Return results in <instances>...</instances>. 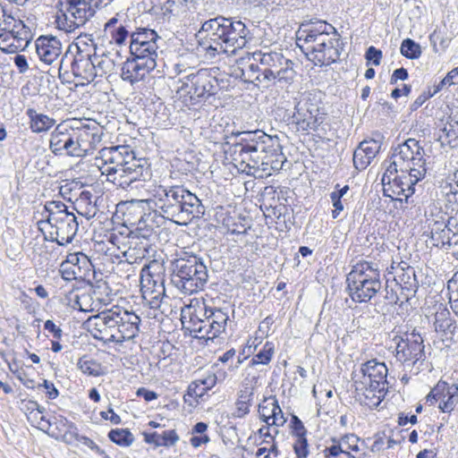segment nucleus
Segmentation results:
<instances>
[{
    "label": "nucleus",
    "instance_id": "35",
    "mask_svg": "<svg viewBox=\"0 0 458 458\" xmlns=\"http://www.w3.org/2000/svg\"><path fill=\"white\" fill-rule=\"evenodd\" d=\"M434 327L437 332L443 334L453 332L455 328L454 321L451 318V313L443 303L435 306Z\"/></svg>",
    "mask_w": 458,
    "mask_h": 458
},
{
    "label": "nucleus",
    "instance_id": "63",
    "mask_svg": "<svg viewBox=\"0 0 458 458\" xmlns=\"http://www.w3.org/2000/svg\"><path fill=\"white\" fill-rule=\"evenodd\" d=\"M285 422H286V419L284 418L281 408H279L275 412V414L272 415L271 420L268 421V423H267V425L268 427H270V426L281 427V426H284Z\"/></svg>",
    "mask_w": 458,
    "mask_h": 458
},
{
    "label": "nucleus",
    "instance_id": "9",
    "mask_svg": "<svg viewBox=\"0 0 458 458\" xmlns=\"http://www.w3.org/2000/svg\"><path fill=\"white\" fill-rule=\"evenodd\" d=\"M113 0H65L61 14L56 16L59 30L67 33L84 26L96 13V8L106 6Z\"/></svg>",
    "mask_w": 458,
    "mask_h": 458
},
{
    "label": "nucleus",
    "instance_id": "14",
    "mask_svg": "<svg viewBox=\"0 0 458 458\" xmlns=\"http://www.w3.org/2000/svg\"><path fill=\"white\" fill-rule=\"evenodd\" d=\"M394 340L396 342L394 356L400 363L410 367L425 360L424 340L415 330L403 336H395Z\"/></svg>",
    "mask_w": 458,
    "mask_h": 458
},
{
    "label": "nucleus",
    "instance_id": "41",
    "mask_svg": "<svg viewBox=\"0 0 458 458\" xmlns=\"http://www.w3.org/2000/svg\"><path fill=\"white\" fill-rule=\"evenodd\" d=\"M439 140L442 145H448L451 148L458 146V122L446 123L441 130Z\"/></svg>",
    "mask_w": 458,
    "mask_h": 458
},
{
    "label": "nucleus",
    "instance_id": "10",
    "mask_svg": "<svg viewBox=\"0 0 458 458\" xmlns=\"http://www.w3.org/2000/svg\"><path fill=\"white\" fill-rule=\"evenodd\" d=\"M295 100V111L292 116L293 123L296 125L298 131H317L323 123L326 114L321 110V101L318 93L305 91Z\"/></svg>",
    "mask_w": 458,
    "mask_h": 458
},
{
    "label": "nucleus",
    "instance_id": "33",
    "mask_svg": "<svg viewBox=\"0 0 458 458\" xmlns=\"http://www.w3.org/2000/svg\"><path fill=\"white\" fill-rule=\"evenodd\" d=\"M157 48V42H148V44L144 45L130 46V52L133 59L143 63L148 60V63H150V68L155 69L158 55Z\"/></svg>",
    "mask_w": 458,
    "mask_h": 458
},
{
    "label": "nucleus",
    "instance_id": "29",
    "mask_svg": "<svg viewBox=\"0 0 458 458\" xmlns=\"http://www.w3.org/2000/svg\"><path fill=\"white\" fill-rule=\"evenodd\" d=\"M110 325L109 309L89 318L86 321L88 330L92 334L94 338L98 340L110 341Z\"/></svg>",
    "mask_w": 458,
    "mask_h": 458
},
{
    "label": "nucleus",
    "instance_id": "55",
    "mask_svg": "<svg viewBox=\"0 0 458 458\" xmlns=\"http://www.w3.org/2000/svg\"><path fill=\"white\" fill-rule=\"evenodd\" d=\"M112 290L106 282H98L94 289V294L100 302L107 303L111 301L109 295Z\"/></svg>",
    "mask_w": 458,
    "mask_h": 458
},
{
    "label": "nucleus",
    "instance_id": "21",
    "mask_svg": "<svg viewBox=\"0 0 458 458\" xmlns=\"http://www.w3.org/2000/svg\"><path fill=\"white\" fill-rule=\"evenodd\" d=\"M75 131L78 157L92 153L101 143L104 136L103 128L95 123L75 127Z\"/></svg>",
    "mask_w": 458,
    "mask_h": 458
},
{
    "label": "nucleus",
    "instance_id": "27",
    "mask_svg": "<svg viewBox=\"0 0 458 458\" xmlns=\"http://www.w3.org/2000/svg\"><path fill=\"white\" fill-rule=\"evenodd\" d=\"M153 70L150 68V63H148V60L143 63L131 58L123 64L120 76L123 81L133 85L142 81Z\"/></svg>",
    "mask_w": 458,
    "mask_h": 458
},
{
    "label": "nucleus",
    "instance_id": "18",
    "mask_svg": "<svg viewBox=\"0 0 458 458\" xmlns=\"http://www.w3.org/2000/svg\"><path fill=\"white\" fill-rule=\"evenodd\" d=\"M75 127L58 124L50 135L49 148L55 156L78 157Z\"/></svg>",
    "mask_w": 458,
    "mask_h": 458
},
{
    "label": "nucleus",
    "instance_id": "17",
    "mask_svg": "<svg viewBox=\"0 0 458 458\" xmlns=\"http://www.w3.org/2000/svg\"><path fill=\"white\" fill-rule=\"evenodd\" d=\"M95 57L94 40L91 35L79 36L76 41L69 45L67 50L60 59L57 68L58 77L61 79L64 74L69 73L70 62H81Z\"/></svg>",
    "mask_w": 458,
    "mask_h": 458
},
{
    "label": "nucleus",
    "instance_id": "61",
    "mask_svg": "<svg viewBox=\"0 0 458 458\" xmlns=\"http://www.w3.org/2000/svg\"><path fill=\"white\" fill-rule=\"evenodd\" d=\"M199 383L202 386V390L204 394H206L208 390L213 388L216 384V377L212 373L208 374L203 378L198 379Z\"/></svg>",
    "mask_w": 458,
    "mask_h": 458
},
{
    "label": "nucleus",
    "instance_id": "12",
    "mask_svg": "<svg viewBox=\"0 0 458 458\" xmlns=\"http://www.w3.org/2000/svg\"><path fill=\"white\" fill-rule=\"evenodd\" d=\"M110 341L122 343L135 338L140 331V317L131 310L119 305L109 309Z\"/></svg>",
    "mask_w": 458,
    "mask_h": 458
},
{
    "label": "nucleus",
    "instance_id": "50",
    "mask_svg": "<svg viewBox=\"0 0 458 458\" xmlns=\"http://www.w3.org/2000/svg\"><path fill=\"white\" fill-rule=\"evenodd\" d=\"M406 267H402L403 273L398 276L400 284L405 289H411L417 286L415 278V270L412 267L404 264Z\"/></svg>",
    "mask_w": 458,
    "mask_h": 458
},
{
    "label": "nucleus",
    "instance_id": "54",
    "mask_svg": "<svg viewBox=\"0 0 458 458\" xmlns=\"http://www.w3.org/2000/svg\"><path fill=\"white\" fill-rule=\"evenodd\" d=\"M148 244L146 243L142 247H140L138 250L136 249L129 248V250L123 252V257L126 258V260L129 263L138 262V260H141L145 258L146 253L148 252Z\"/></svg>",
    "mask_w": 458,
    "mask_h": 458
},
{
    "label": "nucleus",
    "instance_id": "51",
    "mask_svg": "<svg viewBox=\"0 0 458 458\" xmlns=\"http://www.w3.org/2000/svg\"><path fill=\"white\" fill-rule=\"evenodd\" d=\"M107 33L110 34L112 42L121 46L124 44L128 36H131V32L129 30L127 25L120 23L117 28L109 30Z\"/></svg>",
    "mask_w": 458,
    "mask_h": 458
},
{
    "label": "nucleus",
    "instance_id": "1",
    "mask_svg": "<svg viewBox=\"0 0 458 458\" xmlns=\"http://www.w3.org/2000/svg\"><path fill=\"white\" fill-rule=\"evenodd\" d=\"M96 160L107 181L122 189H128L136 182L147 181L151 175L148 160L138 158L128 145L103 148Z\"/></svg>",
    "mask_w": 458,
    "mask_h": 458
},
{
    "label": "nucleus",
    "instance_id": "7",
    "mask_svg": "<svg viewBox=\"0 0 458 458\" xmlns=\"http://www.w3.org/2000/svg\"><path fill=\"white\" fill-rule=\"evenodd\" d=\"M346 283L349 296L359 303L369 301L382 287L377 266L368 261L352 266L346 276Z\"/></svg>",
    "mask_w": 458,
    "mask_h": 458
},
{
    "label": "nucleus",
    "instance_id": "24",
    "mask_svg": "<svg viewBox=\"0 0 458 458\" xmlns=\"http://www.w3.org/2000/svg\"><path fill=\"white\" fill-rule=\"evenodd\" d=\"M270 141L269 147L266 148V152L262 156V165L260 166L259 174H263L264 176L271 174V172L279 171L283 168L286 157H284L282 147L278 141L277 137L268 136Z\"/></svg>",
    "mask_w": 458,
    "mask_h": 458
},
{
    "label": "nucleus",
    "instance_id": "46",
    "mask_svg": "<svg viewBox=\"0 0 458 458\" xmlns=\"http://www.w3.org/2000/svg\"><path fill=\"white\" fill-rule=\"evenodd\" d=\"M401 54L409 59H417L421 55V47L414 40L406 38L402 42Z\"/></svg>",
    "mask_w": 458,
    "mask_h": 458
},
{
    "label": "nucleus",
    "instance_id": "8",
    "mask_svg": "<svg viewBox=\"0 0 458 458\" xmlns=\"http://www.w3.org/2000/svg\"><path fill=\"white\" fill-rule=\"evenodd\" d=\"M254 60L259 62L263 77L259 80L263 88L276 84H291L295 77L293 63L276 51H256Z\"/></svg>",
    "mask_w": 458,
    "mask_h": 458
},
{
    "label": "nucleus",
    "instance_id": "19",
    "mask_svg": "<svg viewBox=\"0 0 458 458\" xmlns=\"http://www.w3.org/2000/svg\"><path fill=\"white\" fill-rule=\"evenodd\" d=\"M142 270L140 276V292L143 300L151 309H157L160 306L161 299L165 295V280L160 273L154 274L149 271Z\"/></svg>",
    "mask_w": 458,
    "mask_h": 458
},
{
    "label": "nucleus",
    "instance_id": "40",
    "mask_svg": "<svg viewBox=\"0 0 458 458\" xmlns=\"http://www.w3.org/2000/svg\"><path fill=\"white\" fill-rule=\"evenodd\" d=\"M77 368L87 376L100 377L105 374L101 363L86 355L79 359Z\"/></svg>",
    "mask_w": 458,
    "mask_h": 458
},
{
    "label": "nucleus",
    "instance_id": "62",
    "mask_svg": "<svg viewBox=\"0 0 458 458\" xmlns=\"http://www.w3.org/2000/svg\"><path fill=\"white\" fill-rule=\"evenodd\" d=\"M292 428L296 437L306 436L307 430L301 420L295 415L292 417Z\"/></svg>",
    "mask_w": 458,
    "mask_h": 458
},
{
    "label": "nucleus",
    "instance_id": "38",
    "mask_svg": "<svg viewBox=\"0 0 458 458\" xmlns=\"http://www.w3.org/2000/svg\"><path fill=\"white\" fill-rule=\"evenodd\" d=\"M451 229L445 221H434L431 225V242L434 246H444L446 243L450 245Z\"/></svg>",
    "mask_w": 458,
    "mask_h": 458
},
{
    "label": "nucleus",
    "instance_id": "32",
    "mask_svg": "<svg viewBox=\"0 0 458 458\" xmlns=\"http://www.w3.org/2000/svg\"><path fill=\"white\" fill-rule=\"evenodd\" d=\"M67 65H69V72L71 71L75 78L81 80V85L89 84L96 78L95 61L92 58L81 62H70Z\"/></svg>",
    "mask_w": 458,
    "mask_h": 458
},
{
    "label": "nucleus",
    "instance_id": "39",
    "mask_svg": "<svg viewBox=\"0 0 458 458\" xmlns=\"http://www.w3.org/2000/svg\"><path fill=\"white\" fill-rule=\"evenodd\" d=\"M7 31L11 33L12 42L14 43V46L19 45L20 49H24L28 46L30 32L21 21L15 20V22L13 24V28L9 29Z\"/></svg>",
    "mask_w": 458,
    "mask_h": 458
},
{
    "label": "nucleus",
    "instance_id": "37",
    "mask_svg": "<svg viewBox=\"0 0 458 458\" xmlns=\"http://www.w3.org/2000/svg\"><path fill=\"white\" fill-rule=\"evenodd\" d=\"M205 314H208L210 318V323L213 327V335L215 337L219 336L225 332L227 321L229 320V315L222 309L204 308Z\"/></svg>",
    "mask_w": 458,
    "mask_h": 458
},
{
    "label": "nucleus",
    "instance_id": "44",
    "mask_svg": "<svg viewBox=\"0 0 458 458\" xmlns=\"http://www.w3.org/2000/svg\"><path fill=\"white\" fill-rule=\"evenodd\" d=\"M157 38H160L157 32L149 29H140L138 31L131 33V43L132 45H144L148 42H156Z\"/></svg>",
    "mask_w": 458,
    "mask_h": 458
},
{
    "label": "nucleus",
    "instance_id": "5",
    "mask_svg": "<svg viewBox=\"0 0 458 458\" xmlns=\"http://www.w3.org/2000/svg\"><path fill=\"white\" fill-rule=\"evenodd\" d=\"M44 209L46 219L38 222L44 239L55 242L60 246L72 242L79 227L75 215L69 212L67 206L60 200L47 201Z\"/></svg>",
    "mask_w": 458,
    "mask_h": 458
},
{
    "label": "nucleus",
    "instance_id": "3",
    "mask_svg": "<svg viewBox=\"0 0 458 458\" xmlns=\"http://www.w3.org/2000/svg\"><path fill=\"white\" fill-rule=\"evenodd\" d=\"M153 198L157 209L177 225H187L205 214L201 200L183 185H158Z\"/></svg>",
    "mask_w": 458,
    "mask_h": 458
},
{
    "label": "nucleus",
    "instance_id": "26",
    "mask_svg": "<svg viewBox=\"0 0 458 458\" xmlns=\"http://www.w3.org/2000/svg\"><path fill=\"white\" fill-rule=\"evenodd\" d=\"M381 148V140L369 139L362 140L353 153V165L356 169H365Z\"/></svg>",
    "mask_w": 458,
    "mask_h": 458
},
{
    "label": "nucleus",
    "instance_id": "30",
    "mask_svg": "<svg viewBox=\"0 0 458 458\" xmlns=\"http://www.w3.org/2000/svg\"><path fill=\"white\" fill-rule=\"evenodd\" d=\"M253 53H246L245 55L240 57L237 60V64L241 70V76L244 81L254 83L255 85H260L259 80L263 77L261 72L260 64L255 61Z\"/></svg>",
    "mask_w": 458,
    "mask_h": 458
},
{
    "label": "nucleus",
    "instance_id": "23",
    "mask_svg": "<svg viewBox=\"0 0 458 458\" xmlns=\"http://www.w3.org/2000/svg\"><path fill=\"white\" fill-rule=\"evenodd\" d=\"M327 39L325 40L326 44H321L320 47L317 48V51L310 59L316 65H329L335 63L340 57L341 42L337 30H335L331 33Z\"/></svg>",
    "mask_w": 458,
    "mask_h": 458
},
{
    "label": "nucleus",
    "instance_id": "48",
    "mask_svg": "<svg viewBox=\"0 0 458 458\" xmlns=\"http://www.w3.org/2000/svg\"><path fill=\"white\" fill-rule=\"evenodd\" d=\"M96 67V77L112 73L114 70V62L107 55L94 57Z\"/></svg>",
    "mask_w": 458,
    "mask_h": 458
},
{
    "label": "nucleus",
    "instance_id": "59",
    "mask_svg": "<svg viewBox=\"0 0 458 458\" xmlns=\"http://www.w3.org/2000/svg\"><path fill=\"white\" fill-rule=\"evenodd\" d=\"M365 57L368 62H371L374 65H379L382 59V51L371 46L367 49Z\"/></svg>",
    "mask_w": 458,
    "mask_h": 458
},
{
    "label": "nucleus",
    "instance_id": "31",
    "mask_svg": "<svg viewBox=\"0 0 458 458\" xmlns=\"http://www.w3.org/2000/svg\"><path fill=\"white\" fill-rule=\"evenodd\" d=\"M386 390L381 387L376 388L372 384H368L364 385L360 390H356L354 387V398L362 405L369 408L377 407L384 399Z\"/></svg>",
    "mask_w": 458,
    "mask_h": 458
},
{
    "label": "nucleus",
    "instance_id": "42",
    "mask_svg": "<svg viewBox=\"0 0 458 458\" xmlns=\"http://www.w3.org/2000/svg\"><path fill=\"white\" fill-rule=\"evenodd\" d=\"M391 162L387 165L383 176H382V183L384 188H386L393 179H394L395 175H399L404 171L405 165L396 158V156L393 153L391 157Z\"/></svg>",
    "mask_w": 458,
    "mask_h": 458
},
{
    "label": "nucleus",
    "instance_id": "2",
    "mask_svg": "<svg viewBox=\"0 0 458 458\" xmlns=\"http://www.w3.org/2000/svg\"><path fill=\"white\" fill-rule=\"evenodd\" d=\"M203 33L206 36L199 45L214 56L219 53L235 55L246 46L250 30L242 21L217 16L202 24L199 35Z\"/></svg>",
    "mask_w": 458,
    "mask_h": 458
},
{
    "label": "nucleus",
    "instance_id": "49",
    "mask_svg": "<svg viewBox=\"0 0 458 458\" xmlns=\"http://www.w3.org/2000/svg\"><path fill=\"white\" fill-rule=\"evenodd\" d=\"M280 408L276 399L265 401L259 406V413L262 420L266 423L271 420V417Z\"/></svg>",
    "mask_w": 458,
    "mask_h": 458
},
{
    "label": "nucleus",
    "instance_id": "15",
    "mask_svg": "<svg viewBox=\"0 0 458 458\" xmlns=\"http://www.w3.org/2000/svg\"><path fill=\"white\" fill-rule=\"evenodd\" d=\"M427 173V169H411L404 167V171L399 175H395L394 179L391 181V183L384 188V195L391 198L392 199H399L396 196H403L405 201L411 197L415 191L416 184L424 179Z\"/></svg>",
    "mask_w": 458,
    "mask_h": 458
},
{
    "label": "nucleus",
    "instance_id": "11",
    "mask_svg": "<svg viewBox=\"0 0 458 458\" xmlns=\"http://www.w3.org/2000/svg\"><path fill=\"white\" fill-rule=\"evenodd\" d=\"M150 202L153 199H138L131 203V210L140 215L138 221L134 222L135 230L131 232L134 238L149 240L157 236L160 227L165 224L166 216L160 210H150Z\"/></svg>",
    "mask_w": 458,
    "mask_h": 458
},
{
    "label": "nucleus",
    "instance_id": "36",
    "mask_svg": "<svg viewBox=\"0 0 458 458\" xmlns=\"http://www.w3.org/2000/svg\"><path fill=\"white\" fill-rule=\"evenodd\" d=\"M144 440L148 444H153L156 447H171L179 441V436L174 429L165 430L162 433H144Z\"/></svg>",
    "mask_w": 458,
    "mask_h": 458
},
{
    "label": "nucleus",
    "instance_id": "53",
    "mask_svg": "<svg viewBox=\"0 0 458 458\" xmlns=\"http://www.w3.org/2000/svg\"><path fill=\"white\" fill-rule=\"evenodd\" d=\"M0 50L4 53H16L20 50V46H14L12 42V35L9 31H3L0 34Z\"/></svg>",
    "mask_w": 458,
    "mask_h": 458
},
{
    "label": "nucleus",
    "instance_id": "58",
    "mask_svg": "<svg viewBox=\"0 0 458 458\" xmlns=\"http://www.w3.org/2000/svg\"><path fill=\"white\" fill-rule=\"evenodd\" d=\"M15 19L5 13L4 9L0 5V30L7 31L13 28Z\"/></svg>",
    "mask_w": 458,
    "mask_h": 458
},
{
    "label": "nucleus",
    "instance_id": "13",
    "mask_svg": "<svg viewBox=\"0 0 458 458\" xmlns=\"http://www.w3.org/2000/svg\"><path fill=\"white\" fill-rule=\"evenodd\" d=\"M335 30V28L324 21H316L301 23L296 32V44L309 59L321 44Z\"/></svg>",
    "mask_w": 458,
    "mask_h": 458
},
{
    "label": "nucleus",
    "instance_id": "56",
    "mask_svg": "<svg viewBox=\"0 0 458 458\" xmlns=\"http://www.w3.org/2000/svg\"><path fill=\"white\" fill-rule=\"evenodd\" d=\"M308 441L306 436L297 437L293 445V450L298 458H306L309 454Z\"/></svg>",
    "mask_w": 458,
    "mask_h": 458
},
{
    "label": "nucleus",
    "instance_id": "43",
    "mask_svg": "<svg viewBox=\"0 0 458 458\" xmlns=\"http://www.w3.org/2000/svg\"><path fill=\"white\" fill-rule=\"evenodd\" d=\"M195 72H191L182 78H180L177 81L176 92L180 98H189L191 103V92L194 88Z\"/></svg>",
    "mask_w": 458,
    "mask_h": 458
},
{
    "label": "nucleus",
    "instance_id": "16",
    "mask_svg": "<svg viewBox=\"0 0 458 458\" xmlns=\"http://www.w3.org/2000/svg\"><path fill=\"white\" fill-rule=\"evenodd\" d=\"M387 371L384 362H379L377 360H368L361 364L359 372H352L353 386L356 387V390H360L364 385L372 384L376 388L387 389Z\"/></svg>",
    "mask_w": 458,
    "mask_h": 458
},
{
    "label": "nucleus",
    "instance_id": "57",
    "mask_svg": "<svg viewBox=\"0 0 458 458\" xmlns=\"http://www.w3.org/2000/svg\"><path fill=\"white\" fill-rule=\"evenodd\" d=\"M458 83V78L455 72V69L450 71L446 76L442 79L437 85L435 86L434 93L439 92L445 85H454Z\"/></svg>",
    "mask_w": 458,
    "mask_h": 458
},
{
    "label": "nucleus",
    "instance_id": "6",
    "mask_svg": "<svg viewBox=\"0 0 458 458\" xmlns=\"http://www.w3.org/2000/svg\"><path fill=\"white\" fill-rule=\"evenodd\" d=\"M173 284L182 292L192 294L202 290L208 274L203 259L192 252L181 251L171 261Z\"/></svg>",
    "mask_w": 458,
    "mask_h": 458
},
{
    "label": "nucleus",
    "instance_id": "22",
    "mask_svg": "<svg viewBox=\"0 0 458 458\" xmlns=\"http://www.w3.org/2000/svg\"><path fill=\"white\" fill-rule=\"evenodd\" d=\"M36 54L39 61L47 65L55 64L57 72L63 55L62 43L57 37L40 36L35 41Z\"/></svg>",
    "mask_w": 458,
    "mask_h": 458
},
{
    "label": "nucleus",
    "instance_id": "20",
    "mask_svg": "<svg viewBox=\"0 0 458 458\" xmlns=\"http://www.w3.org/2000/svg\"><path fill=\"white\" fill-rule=\"evenodd\" d=\"M393 153L409 170L413 168L427 169L424 148L415 139L410 138L403 143L399 144L394 148Z\"/></svg>",
    "mask_w": 458,
    "mask_h": 458
},
{
    "label": "nucleus",
    "instance_id": "47",
    "mask_svg": "<svg viewBox=\"0 0 458 458\" xmlns=\"http://www.w3.org/2000/svg\"><path fill=\"white\" fill-rule=\"evenodd\" d=\"M275 353V346L271 342H267L261 350L259 351L257 354L252 358L253 364H263L267 365L270 362L273 355Z\"/></svg>",
    "mask_w": 458,
    "mask_h": 458
},
{
    "label": "nucleus",
    "instance_id": "45",
    "mask_svg": "<svg viewBox=\"0 0 458 458\" xmlns=\"http://www.w3.org/2000/svg\"><path fill=\"white\" fill-rule=\"evenodd\" d=\"M108 437L112 442L122 446H130L134 441L133 435L127 428L112 429L108 433Z\"/></svg>",
    "mask_w": 458,
    "mask_h": 458
},
{
    "label": "nucleus",
    "instance_id": "4",
    "mask_svg": "<svg viewBox=\"0 0 458 458\" xmlns=\"http://www.w3.org/2000/svg\"><path fill=\"white\" fill-rule=\"evenodd\" d=\"M239 140L230 147L233 160L239 164V169L254 177H263L259 174L262 156L269 147L268 134L263 131H241L236 134Z\"/></svg>",
    "mask_w": 458,
    "mask_h": 458
},
{
    "label": "nucleus",
    "instance_id": "52",
    "mask_svg": "<svg viewBox=\"0 0 458 458\" xmlns=\"http://www.w3.org/2000/svg\"><path fill=\"white\" fill-rule=\"evenodd\" d=\"M194 333H198L200 335V337H207L208 339L216 338L213 335V327L210 323V318L208 314H203V318L200 323H199V327L194 328Z\"/></svg>",
    "mask_w": 458,
    "mask_h": 458
},
{
    "label": "nucleus",
    "instance_id": "34",
    "mask_svg": "<svg viewBox=\"0 0 458 458\" xmlns=\"http://www.w3.org/2000/svg\"><path fill=\"white\" fill-rule=\"evenodd\" d=\"M26 114L30 120V129L34 133L46 132L55 124L54 118L44 114H38L34 108H28Z\"/></svg>",
    "mask_w": 458,
    "mask_h": 458
},
{
    "label": "nucleus",
    "instance_id": "60",
    "mask_svg": "<svg viewBox=\"0 0 458 458\" xmlns=\"http://www.w3.org/2000/svg\"><path fill=\"white\" fill-rule=\"evenodd\" d=\"M330 199L334 207V209L332 211V217L336 218L344 208L342 201V197H339L338 195L331 192Z\"/></svg>",
    "mask_w": 458,
    "mask_h": 458
},
{
    "label": "nucleus",
    "instance_id": "28",
    "mask_svg": "<svg viewBox=\"0 0 458 458\" xmlns=\"http://www.w3.org/2000/svg\"><path fill=\"white\" fill-rule=\"evenodd\" d=\"M435 393L438 394L439 405L438 408L443 412H451L454 410L458 403V385H449L444 380H439L435 386Z\"/></svg>",
    "mask_w": 458,
    "mask_h": 458
},
{
    "label": "nucleus",
    "instance_id": "64",
    "mask_svg": "<svg viewBox=\"0 0 458 458\" xmlns=\"http://www.w3.org/2000/svg\"><path fill=\"white\" fill-rule=\"evenodd\" d=\"M13 63L20 73H24L29 70V64L25 55H16L13 58Z\"/></svg>",
    "mask_w": 458,
    "mask_h": 458
},
{
    "label": "nucleus",
    "instance_id": "25",
    "mask_svg": "<svg viewBox=\"0 0 458 458\" xmlns=\"http://www.w3.org/2000/svg\"><path fill=\"white\" fill-rule=\"evenodd\" d=\"M194 88L191 92V105L199 103L216 94L217 81L207 70L195 72Z\"/></svg>",
    "mask_w": 458,
    "mask_h": 458
}]
</instances>
